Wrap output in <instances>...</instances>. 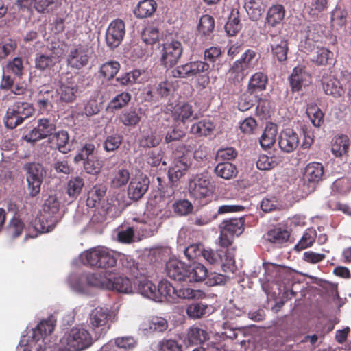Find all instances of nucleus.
I'll return each instance as SVG.
<instances>
[{
	"mask_svg": "<svg viewBox=\"0 0 351 351\" xmlns=\"http://www.w3.org/2000/svg\"><path fill=\"white\" fill-rule=\"evenodd\" d=\"M215 27L214 19L209 15H203L199 20L197 27L199 33L205 37H208L213 32Z\"/></svg>",
	"mask_w": 351,
	"mask_h": 351,
	"instance_id": "nucleus-41",
	"label": "nucleus"
},
{
	"mask_svg": "<svg viewBox=\"0 0 351 351\" xmlns=\"http://www.w3.org/2000/svg\"><path fill=\"white\" fill-rule=\"evenodd\" d=\"M84 185V180L79 176L71 178L67 184V193L69 197L77 196Z\"/></svg>",
	"mask_w": 351,
	"mask_h": 351,
	"instance_id": "nucleus-46",
	"label": "nucleus"
},
{
	"mask_svg": "<svg viewBox=\"0 0 351 351\" xmlns=\"http://www.w3.org/2000/svg\"><path fill=\"white\" fill-rule=\"evenodd\" d=\"M327 3L328 0H312L306 10L311 16L315 17L326 8Z\"/></svg>",
	"mask_w": 351,
	"mask_h": 351,
	"instance_id": "nucleus-54",
	"label": "nucleus"
},
{
	"mask_svg": "<svg viewBox=\"0 0 351 351\" xmlns=\"http://www.w3.org/2000/svg\"><path fill=\"white\" fill-rule=\"evenodd\" d=\"M45 214L47 213L50 217L45 215V222L49 223L45 228V233L51 232L56 224L60 221V216L59 214L60 203L54 197H50L49 199L45 201Z\"/></svg>",
	"mask_w": 351,
	"mask_h": 351,
	"instance_id": "nucleus-17",
	"label": "nucleus"
},
{
	"mask_svg": "<svg viewBox=\"0 0 351 351\" xmlns=\"http://www.w3.org/2000/svg\"><path fill=\"white\" fill-rule=\"evenodd\" d=\"M190 195L195 199H202L211 196L213 189L210 180L202 175H197L189 184Z\"/></svg>",
	"mask_w": 351,
	"mask_h": 351,
	"instance_id": "nucleus-10",
	"label": "nucleus"
},
{
	"mask_svg": "<svg viewBox=\"0 0 351 351\" xmlns=\"http://www.w3.org/2000/svg\"><path fill=\"white\" fill-rule=\"evenodd\" d=\"M267 83V75L261 72L256 73L250 79L247 92L251 95H254L263 91L265 89Z\"/></svg>",
	"mask_w": 351,
	"mask_h": 351,
	"instance_id": "nucleus-26",
	"label": "nucleus"
},
{
	"mask_svg": "<svg viewBox=\"0 0 351 351\" xmlns=\"http://www.w3.org/2000/svg\"><path fill=\"white\" fill-rule=\"evenodd\" d=\"M207 306L201 303L190 304L186 309L187 315L192 318H199L206 313Z\"/></svg>",
	"mask_w": 351,
	"mask_h": 351,
	"instance_id": "nucleus-63",
	"label": "nucleus"
},
{
	"mask_svg": "<svg viewBox=\"0 0 351 351\" xmlns=\"http://www.w3.org/2000/svg\"><path fill=\"white\" fill-rule=\"evenodd\" d=\"M54 134L56 139L57 149L59 152L66 154L71 150L69 133H50Z\"/></svg>",
	"mask_w": 351,
	"mask_h": 351,
	"instance_id": "nucleus-51",
	"label": "nucleus"
},
{
	"mask_svg": "<svg viewBox=\"0 0 351 351\" xmlns=\"http://www.w3.org/2000/svg\"><path fill=\"white\" fill-rule=\"evenodd\" d=\"M125 34V23L121 19L112 21L106 32V43L110 49L119 47Z\"/></svg>",
	"mask_w": 351,
	"mask_h": 351,
	"instance_id": "nucleus-11",
	"label": "nucleus"
},
{
	"mask_svg": "<svg viewBox=\"0 0 351 351\" xmlns=\"http://www.w3.org/2000/svg\"><path fill=\"white\" fill-rule=\"evenodd\" d=\"M108 283V273L107 272L82 274L79 277L77 289L82 291L85 285L90 287L107 289Z\"/></svg>",
	"mask_w": 351,
	"mask_h": 351,
	"instance_id": "nucleus-14",
	"label": "nucleus"
},
{
	"mask_svg": "<svg viewBox=\"0 0 351 351\" xmlns=\"http://www.w3.org/2000/svg\"><path fill=\"white\" fill-rule=\"evenodd\" d=\"M84 265L98 268L113 267L117 264L114 255L107 248L95 247L84 252L81 255Z\"/></svg>",
	"mask_w": 351,
	"mask_h": 351,
	"instance_id": "nucleus-3",
	"label": "nucleus"
},
{
	"mask_svg": "<svg viewBox=\"0 0 351 351\" xmlns=\"http://www.w3.org/2000/svg\"><path fill=\"white\" fill-rule=\"evenodd\" d=\"M141 117V110H130L122 114L121 120L127 126H134L138 123Z\"/></svg>",
	"mask_w": 351,
	"mask_h": 351,
	"instance_id": "nucleus-45",
	"label": "nucleus"
},
{
	"mask_svg": "<svg viewBox=\"0 0 351 351\" xmlns=\"http://www.w3.org/2000/svg\"><path fill=\"white\" fill-rule=\"evenodd\" d=\"M210 70L208 62L202 60L191 61L178 66L173 71L174 77L187 78L201 73H206Z\"/></svg>",
	"mask_w": 351,
	"mask_h": 351,
	"instance_id": "nucleus-9",
	"label": "nucleus"
},
{
	"mask_svg": "<svg viewBox=\"0 0 351 351\" xmlns=\"http://www.w3.org/2000/svg\"><path fill=\"white\" fill-rule=\"evenodd\" d=\"M311 76L302 67H295L289 77L290 85L293 91H299L303 86L310 82Z\"/></svg>",
	"mask_w": 351,
	"mask_h": 351,
	"instance_id": "nucleus-22",
	"label": "nucleus"
},
{
	"mask_svg": "<svg viewBox=\"0 0 351 351\" xmlns=\"http://www.w3.org/2000/svg\"><path fill=\"white\" fill-rule=\"evenodd\" d=\"M216 175L225 180L235 178L238 173L237 167L230 162H219L215 168Z\"/></svg>",
	"mask_w": 351,
	"mask_h": 351,
	"instance_id": "nucleus-33",
	"label": "nucleus"
},
{
	"mask_svg": "<svg viewBox=\"0 0 351 351\" xmlns=\"http://www.w3.org/2000/svg\"><path fill=\"white\" fill-rule=\"evenodd\" d=\"M278 145L280 148L285 152H291L299 145V136L297 133H281L279 137Z\"/></svg>",
	"mask_w": 351,
	"mask_h": 351,
	"instance_id": "nucleus-24",
	"label": "nucleus"
},
{
	"mask_svg": "<svg viewBox=\"0 0 351 351\" xmlns=\"http://www.w3.org/2000/svg\"><path fill=\"white\" fill-rule=\"evenodd\" d=\"M285 10L282 5L276 4L271 6L267 11V22L269 25L274 26L280 23L285 17Z\"/></svg>",
	"mask_w": 351,
	"mask_h": 351,
	"instance_id": "nucleus-37",
	"label": "nucleus"
},
{
	"mask_svg": "<svg viewBox=\"0 0 351 351\" xmlns=\"http://www.w3.org/2000/svg\"><path fill=\"white\" fill-rule=\"evenodd\" d=\"M333 53L325 47L317 48L313 53L312 60L317 65H326L332 60Z\"/></svg>",
	"mask_w": 351,
	"mask_h": 351,
	"instance_id": "nucleus-43",
	"label": "nucleus"
},
{
	"mask_svg": "<svg viewBox=\"0 0 351 351\" xmlns=\"http://www.w3.org/2000/svg\"><path fill=\"white\" fill-rule=\"evenodd\" d=\"M44 319H41L36 328H33L29 337L32 339L31 342H34V349L36 351H44L43 344L44 343Z\"/></svg>",
	"mask_w": 351,
	"mask_h": 351,
	"instance_id": "nucleus-36",
	"label": "nucleus"
},
{
	"mask_svg": "<svg viewBox=\"0 0 351 351\" xmlns=\"http://www.w3.org/2000/svg\"><path fill=\"white\" fill-rule=\"evenodd\" d=\"M290 233L282 228H274L269 230L264 236L266 241L274 244H282L288 241Z\"/></svg>",
	"mask_w": 351,
	"mask_h": 351,
	"instance_id": "nucleus-32",
	"label": "nucleus"
},
{
	"mask_svg": "<svg viewBox=\"0 0 351 351\" xmlns=\"http://www.w3.org/2000/svg\"><path fill=\"white\" fill-rule=\"evenodd\" d=\"M173 208L176 214L183 216L191 213L193 207L189 201L182 199L176 202L173 205Z\"/></svg>",
	"mask_w": 351,
	"mask_h": 351,
	"instance_id": "nucleus-59",
	"label": "nucleus"
},
{
	"mask_svg": "<svg viewBox=\"0 0 351 351\" xmlns=\"http://www.w3.org/2000/svg\"><path fill=\"white\" fill-rule=\"evenodd\" d=\"M167 328V321L161 317H153L149 322V330L151 332H162Z\"/></svg>",
	"mask_w": 351,
	"mask_h": 351,
	"instance_id": "nucleus-55",
	"label": "nucleus"
},
{
	"mask_svg": "<svg viewBox=\"0 0 351 351\" xmlns=\"http://www.w3.org/2000/svg\"><path fill=\"white\" fill-rule=\"evenodd\" d=\"M115 343L117 346V349L123 348L125 350H132L136 345V341L132 337H122L115 339Z\"/></svg>",
	"mask_w": 351,
	"mask_h": 351,
	"instance_id": "nucleus-64",
	"label": "nucleus"
},
{
	"mask_svg": "<svg viewBox=\"0 0 351 351\" xmlns=\"http://www.w3.org/2000/svg\"><path fill=\"white\" fill-rule=\"evenodd\" d=\"M34 109L27 102H17L7 110L5 119V126L8 129H14L27 117L32 115Z\"/></svg>",
	"mask_w": 351,
	"mask_h": 351,
	"instance_id": "nucleus-5",
	"label": "nucleus"
},
{
	"mask_svg": "<svg viewBox=\"0 0 351 351\" xmlns=\"http://www.w3.org/2000/svg\"><path fill=\"white\" fill-rule=\"evenodd\" d=\"M204 248L200 244H192L188 246L184 250V254L189 260L198 259L202 256Z\"/></svg>",
	"mask_w": 351,
	"mask_h": 351,
	"instance_id": "nucleus-62",
	"label": "nucleus"
},
{
	"mask_svg": "<svg viewBox=\"0 0 351 351\" xmlns=\"http://www.w3.org/2000/svg\"><path fill=\"white\" fill-rule=\"evenodd\" d=\"M306 114L315 128H319L323 123L324 114L317 106H308L306 108Z\"/></svg>",
	"mask_w": 351,
	"mask_h": 351,
	"instance_id": "nucleus-47",
	"label": "nucleus"
},
{
	"mask_svg": "<svg viewBox=\"0 0 351 351\" xmlns=\"http://www.w3.org/2000/svg\"><path fill=\"white\" fill-rule=\"evenodd\" d=\"M162 140L159 133H147L141 140L140 145L144 147H152L158 145Z\"/></svg>",
	"mask_w": 351,
	"mask_h": 351,
	"instance_id": "nucleus-61",
	"label": "nucleus"
},
{
	"mask_svg": "<svg viewBox=\"0 0 351 351\" xmlns=\"http://www.w3.org/2000/svg\"><path fill=\"white\" fill-rule=\"evenodd\" d=\"M208 338V333L206 330L195 326H191L186 335V340L190 345L201 344Z\"/></svg>",
	"mask_w": 351,
	"mask_h": 351,
	"instance_id": "nucleus-30",
	"label": "nucleus"
},
{
	"mask_svg": "<svg viewBox=\"0 0 351 351\" xmlns=\"http://www.w3.org/2000/svg\"><path fill=\"white\" fill-rule=\"evenodd\" d=\"M123 140V136L115 133L108 136L104 141V147L107 152H113L120 146Z\"/></svg>",
	"mask_w": 351,
	"mask_h": 351,
	"instance_id": "nucleus-60",
	"label": "nucleus"
},
{
	"mask_svg": "<svg viewBox=\"0 0 351 351\" xmlns=\"http://www.w3.org/2000/svg\"><path fill=\"white\" fill-rule=\"evenodd\" d=\"M159 351H182V346L176 340L163 339L158 343Z\"/></svg>",
	"mask_w": 351,
	"mask_h": 351,
	"instance_id": "nucleus-56",
	"label": "nucleus"
},
{
	"mask_svg": "<svg viewBox=\"0 0 351 351\" xmlns=\"http://www.w3.org/2000/svg\"><path fill=\"white\" fill-rule=\"evenodd\" d=\"M109 283L107 289L116 291L119 293H128L132 292V286L131 280L126 276L108 273Z\"/></svg>",
	"mask_w": 351,
	"mask_h": 351,
	"instance_id": "nucleus-19",
	"label": "nucleus"
},
{
	"mask_svg": "<svg viewBox=\"0 0 351 351\" xmlns=\"http://www.w3.org/2000/svg\"><path fill=\"white\" fill-rule=\"evenodd\" d=\"M324 168L320 162L308 163L304 171L303 180L305 185L311 188V191H313L315 185L322 180L324 176Z\"/></svg>",
	"mask_w": 351,
	"mask_h": 351,
	"instance_id": "nucleus-15",
	"label": "nucleus"
},
{
	"mask_svg": "<svg viewBox=\"0 0 351 351\" xmlns=\"http://www.w3.org/2000/svg\"><path fill=\"white\" fill-rule=\"evenodd\" d=\"M165 271L167 275L176 281L186 280L187 274V265L176 258L169 260L166 263Z\"/></svg>",
	"mask_w": 351,
	"mask_h": 351,
	"instance_id": "nucleus-18",
	"label": "nucleus"
},
{
	"mask_svg": "<svg viewBox=\"0 0 351 351\" xmlns=\"http://www.w3.org/2000/svg\"><path fill=\"white\" fill-rule=\"evenodd\" d=\"M56 91L60 95V98L62 101L65 102H70L75 99L77 88L73 83H65L62 79L60 82L59 87L57 88Z\"/></svg>",
	"mask_w": 351,
	"mask_h": 351,
	"instance_id": "nucleus-31",
	"label": "nucleus"
},
{
	"mask_svg": "<svg viewBox=\"0 0 351 351\" xmlns=\"http://www.w3.org/2000/svg\"><path fill=\"white\" fill-rule=\"evenodd\" d=\"M272 38L271 49L273 58L280 62H285L289 51L287 40L281 36H272Z\"/></svg>",
	"mask_w": 351,
	"mask_h": 351,
	"instance_id": "nucleus-20",
	"label": "nucleus"
},
{
	"mask_svg": "<svg viewBox=\"0 0 351 351\" xmlns=\"http://www.w3.org/2000/svg\"><path fill=\"white\" fill-rule=\"evenodd\" d=\"M112 318V313L108 308L97 307L91 311L87 324L95 338L104 337L110 327Z\"/></svg>",
	"mask_w": 351,
	"mask_h": 351,
	"instance_id": "nucleus-2",
	"label": "nucleus"
},
{
	"mask_svg": "<svg viewBox=\"0 0 351 351\" xmlns=\"http://www.w3.org/2000/svg\"><path fill=\"white\" fill-rule=\"evenodd\" d=\"M93 332H90L83 326L73 327L62 338L63 343L75 351H81L89 348L95 341L98 340Z\"/></svg>",
	"mask_w": 351,
	"mask_h": 351,
	"instance_id": "nucleus-1",
	"label": "nucleus"
},
{
	"mask_svg": "<svg viewBox=\"0 0 351 351\" xmlns=\"http://www.w3.org/2000/svg\"><path fill=\"white\" fill-rule=\"evenodd\" d=\"M156 301L174 302L176 300V288L167 280H161L157 286Z\"/></svg>",
	"mask_w": 351,
	"mask_h": 351,
	"instance_id": "nucleus-21",
	"label": "nucleus"
},
{
	"mask_svg": "<svg viewBox=\"0 0 351 351\" xmlns=\"http://www.w3.org/2000/svg\"><path fill=\"white\" fill-rule=\"evenodd\" d=\"M208 271L202 264H194L187 266L186 282H202L205 280Z\"/></svg>",
	"mask_w": 351,
	"mask_h": 351,
	"instance_id": "nucleus-25",
	"label": "nucleus"
},
{
	"mask_svg": "<svg viewBox=\"0 0 351 351\" xmlns=\"http://www.w3.org/2000/svg\"><path fill=\"white\" fill-rule=\"evenodd\" d=\"M106 192V189L104 186H94L88 193L87 206L89 207L96 206L104 197Z\"/></svg>",
	"mask_w": 351,
	"mask_h": 351,
	"instance_id": "nucleus-38",
	"label": "nucleus"
},
{
	"mask_svg": "<svg viewBox=\"0 0 351 351\" xmlns=\"http://www.w3.org/2000/svg\"><path fill=\"white\" fill-rule=\"evenodd\" d=\"M130 177L129 171L120 165L112 174L111 184L114 188H120L126 185Z\"/></svg>",
	"mask_w": 351,
	"mask_h": 351,
	"instance_id": "nucleus-34",
	"label": "nucleus"
},
{
	"mask_svg": "<svg viewBox=\"0 0 351 351\" xmlns=\"http://www.w3.org/2000/svg\"><path fill=\"white\" fill-rule=\"evenodd\" d=\"M131 99V95L127 92L117 95L109 103L108 108L112 110H119L128 105Z\"/></svg>",
	"mask_w": 351,
	"mask_h": 351,
	"instance_id": "nucleus-48",
	"label": "nucleus"
},
{
	"mask_svg": "<svg viewBox=\"0 0 351 351\" xmlns=\"http://www.w3.org/2000/svg\"><path fill=\"white\" fill-rule=\"evenodd\" d=\"M322 85L324 93L335 98L341 97L344 93L339 81L335 78L324 77Z\"/></svg>",
	"mask_w": 351,
	"mask_h": 351,
	"instance_id": "nucleus-28",
	"label": "nucleus"
},
{
	"mask_svg": "<svg viewBox=\"0 0 351 351\" xmlns=\"http://www.w3.org/2000/svg\"><path fill=\"white\" fill-rule=\"evenodd\" d=\"M24 169L27 171V181L31 196H36L40 191L43 168L39 163H29Z\"/></svg>",
	"mask_w": 351,
	"mask_h": 351,
	"instance_id": "nucleus-12",
	"label": "nucleus"
},
{
	"mask_svg": "<svg viewBox=\"0 0 351 351\" xmlns=\"http://www.w3.org/2000/svg\"><path fill=\"white\" fill-rule=\"evenodd\" d=\"M258 64V58L255 51L247 49L237 60L230 69L232 74H234V78L237 82L241 81Z\"/></svg>",
	"mask_w": 351,
	"mask_h": 351,
	"instance_id": "nucleus-7",
	"label": "nucleus"
},
{
	"mask_svg": "<svg viewBox=\"0 0 351 351\" xmlns=\"http://www.w3.org/2000/svg\"><path fill=\"white\" fill-rule=\"evenodd\" d=\"M317 236V232L314 228L306 229L299 242L295 245V249L300 251L311 247L315 243Z\"/></svg>",
	"mask_w": 351,
	"mask_h": 351,
	"instance_id": "nucleus-39",
	"label": "nucleus"
},
{
	"mask_svg": "<svg viewBox=\"0 0 351 351\" xmlns=\"http://www.w3.org/2000/svg\"><path fill=\"white\" fill-rule=\"evenodd\" d=\"M161 34L157 27H148L143 32L142 39L145 43L152 45L157 42Z\"/></svg>",
	"mask_w": 351,
	"mask_h": 351,
	"instance_id": "nucleus-53",
	"label": "nucleus"
},
{
	"mask_svg": "<svg viewBox=\"0 0 351 351\" xmlns=\"http://www.w3.org/2000/svg\"><path fill=\"white\" fill-rule=\"evenodd\" d=\"M157 4L154 0L141 1L134 10V14L138 19L152 16L155 12Z\"/></svg>",
	"mask_w": 351,
	"mask_h": 351,
	"instance_id": "nucleus-27",
	"label": "nucleus"
},
{
	"mask_svg": "<svg viewBox=\"0 0 351 351\" xmlns=\"http://www.w3.org/2000/svg\"><path fill=\"white\" fill-rule=\"evenodd\" d=\"M238 155L237 151L233 147H226L219 149L217 152L216 159L217 161H228L232 160L237 158Z\"/></svg>",
	"mask_w": 351,
	"mask_h": 351,
	"instance_id": "nucleus-58",
	"label": "nucleus"
},
{
	"mask_svg": "<svg viewBox=\"0 0 351 351\" xmlns=\"http://www.w3.org/2000/svg\"><path fill=\"white\" fill-rule=\"evenodd\" d=\"M202 257L210 265H220L224 272L233 271L234 256L228 250L204 249Z\"/></svg>",
	"mask_w": 351,
	"mask_h": 351,
	"instance_id": "nucleus-6",
	"label": "nucleus"
},
{
	"mask_svg": "<svg viewBox=\"0 0 351 351\" xmlns=\"http://www.w3.org/2000/svg\"><path fill=\"white\" fill-rule=\"evenodd\" d=\"M24 225L21 219H12L8 227L9 237L12 239L17 238L21 234Z\"/></svg>",
	"mask_w": 351,
	"mask_h": 351,
	"instance_id": "nucleus-57",
	"label": "nucleus"
},
{
	"mask_svg": "<svg viewBox=\"0 0 351 351\" xmlns=\"http://www.w3.org/2000/svg\"><path fill=\"white\" fill-rule=\"evenodd\" d=\"M278 161L274 157H269L265 154L260 155L256 162V167L259 170L269 171L278 165Z\"/></svg>",
	"mask_w": 351,
	"mask_h": 351,
	"instance_id": "nucleus-50",
	"label": "nucleus"
},
{
	"mask_svg": "<svg viewBox=\"0 0 351 351\" xmlns=\"http://www.w3.org/2000/svg\"><path fill=\"white\" fill-rule=\"evenodd\" d=\"M351 190V180L341 178L336 180L332 184V191L341 195H346Z\"/></svg>",
	"mask_w": 351,
	"mask_h": 351,
	"instance_id": "nucleus-52",
	"label": "nucleus"
},
{
	"mask_svg": "<svg viewBox=\"0 0 351 351\" xmlns=\"http://www.w3.org/2000/svg\"><path fill=\"white\" fill-rule=\"evenodd\" d=\"M95 145L92 143H86L75 156V162L84 161V168L86 173L95 175L100 172L102 167L101 162L95 159L93 154Z\"/></svg>",
	"mask_w": 351,
	"mask_h": 351,
	"instance_id": "nucleus-8",
	"label": "nucleus"
},
{
	"mask_svg": "<svg viewBox=\"0 0 351 351\" xmlns=\"http://www.w3.org/2000/svg\"><path fill=\"white\" fill-rule=\"evenodd\" d=\"M88 49L87 47L79 45L71 49L67 62L72 68L80 69L88 64Z\"/></svg>",
	"mask_w": 351,
	"mask_h": 351,
	"instance_id": "nucleus-16",
	"label": "nucleus"
},
{
	"mask_svg": "<svg viewBox=\"0 0 351 351\" xmlns=\"http://www.w3.org/2000/svg\"><path fill=\"white\" fill-rule=\"evenodd\" d=\"M350 145V140L347 135L341 134L335 136L332 140L331 149L333 154L337 156H341L348 152Z\"/></svg>",
	"mask_w": 351,
	"mask_h": 351,
	"instance_id": "nucleus-29",
	"label": "nucleus"
},
{
	"mask_svg": "<svg viewBox=\"0 0 351 351\" xmlns=\"http://www.w3.org/2000/svg\"><path fill=\"white\" fill-rule=\"evenodd\" d=\"M273 108L271 101L265 98H259L257 100L256 114L261 119H267L271 116Z\"/></svg>",
	"mask_w": 351,
	"mask_h": 351,
	"instance_id": "nucleus-44",
	"label": "nucleus"
},
{
	"mask_svg": "<svg viewBox=\"0 0 351 351\" xmlns=\"http://www.w3.org/2000/svg\"><path fill=\"white\" fill-rule=\"evenodd\" d=\"M160 61L165 68H172L178 64L183 53V46L180 41H167L158 47Z\"/></svg>",
	"mask_w": 351,
	"mask_h": 351,
	"instance_id": "nucleus-4",
	"label": "nucleus"
},
{
	"mask_svg": "<svg viewBox=\"0 0 351 351\" xmlns=\"http://www.w3.org/2000/svg\"><path fill=\"white\" fill-rule=\"evenodd\" d=\"M241 29V25L239 19V12L233 10L225 25V30L228 35L232 36L236 35Z\"/></svg>",
	"mask_w": 351,
	"mask_h": 351,
	"instance_id": "nucleus-40",
	"label": "nucleus"
},
{
	"mask_svg": "<svg viewBox=\"0 0 351 351\" xmlns=\"http://www.w3.org/2000/svg\"><path fill=\"white\" fill-rule=\"evenodd\" d=\"M119 63L116 61H110L102 64L100 68V73L107 80L113 78L119 70Z\"/></svg>",
	"mask_w": 351,
	"mask_h": 351,
	"instance_id": "nucleus-49",
	"label": "nucleus"
},
{
	"mask_svg": "<svg viewBox=\"0 0 351 351\" xmlns=\"http://www.w3.org/2000/svg\"><path fill=\"white\" fill-rule=\"evenodd\" d=\"M149 179L145 175L136 176L131 179L128 187V197L133 201H138L147 193L149 186Z\"/></svg>",
	"mask_w": 351,
	"mask_h": 351,
	"instance_id": "nucleus-13",
	"label": "nucleus"
},
{
	"mask_svg": "<svg viewBox=\"0 0 351 351\" xmlns=\"http://www.w3.org/2000/svg\"><path fill=\"white\" fill-rule=\"evenodd\" d=\"M347 12L339 8H335L331 13V23L334 29L338 30L344 27L347 22Z\"/></svg>",
	"mask_w": 351,
	"mask_h": 351,
	"instance_id": "nucleus-42",
	"label": "nucleus"
},
{
	"mask_svg": "<svg viewBox=\"0 0 351 351\" xmlns=\"http://www.w3.org/2000/svg\"><path fill=\"white\" fill-rule=\"evenodd\" d=\"M138 292L144 297L156 301L157 287L147 279L139 281L138 285Z\"/></svg>",
	"mask_w": 351,
	"mask_h": 351,
	"instance_id": "nucleus-35",
	"label": "nucleus"
},
{
	"mask_svg": "<svg viewBox=\"0 0 351 351\" xmlns=\"http://www.w3.org/2000/svg\"><path fill=\"white\" fill-rule=\"evenodd\" d=\"M245 219L243 217L233 218L223 221L219 228L228 232L230 236H239L244 231Z\"/></svg>",
	"mask_w": 351,
	"mask_h": 351,
	"instance_id": "nucleus-23",
	"label": "nucleus"
}]
</instances>
